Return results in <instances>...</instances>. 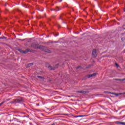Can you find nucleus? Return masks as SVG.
Returning a JSON list of instances; mask_svg holds the SVG:
<instances>
[{
    "mask_svg": "<svg viewBox=\"0 0 125 125\" xmlns=\"http://www.w3.org/2000/svg\"><path fill=\"white\" fill-rule=\"evenodd\" d=\"M2 104H1V103H0V106Z\"/></svg>",
    "mask_w": 125,
    "mask_h": 125,
    "instance_id": "dca6fc26",
    "label": "nucleus"
},
{
    "mask_svg": "<svg viewBox=\"0 0 125 125\" xmlns=\"http://www.w3.org/2000/svg\"><path fill=\"white\" fill-rule=\"evenodd\" d=\"M48 68L49 70H54V69H53L51 66H49Z\"/></svg>",
    "mask_w": 125,
    "mask_h": 125,
    "instance_id": "1a4fd4ad",
    "label": "nucleus"
},
{
    "mask_svg": "<svg viewBox=\"0 0 125 125\" xmlns=\"http://www.w3.org/2000/svg\"><path fill=\"white\" fill-rule=\"evenodd\" d=\"M32 46L35 48V49H37V48H39V49H41V46L40 45H38V44H33L32 45Z\"/></svg>",
    "mask_w": 125,
    "mask_h": 125,
    "instance_id": "7ed1b4c3",
    "label": "nucleus"
},
{
    "mask_svg": "<svg viewBox=\"0 0 125 125\" xmlns=\"http://www.w3.org/2000/svg\"><path fill=\"white\" fill-rule=\"evenodd\" d=\"M34 64L33 63H29V65H33Z\"/></svg>",
    "mask_w": 125,
    "mask_h": 125,
    "instance_id": "ddd939ff",
    "label": "nucleus"
},
{
    "mask_svg": "<svg viewBox=\"0 0 125 125\" xmlns=\"http://www.w3.org/2000/svg\"><path fill=\"white\" fill-rule=\"evenodd\" d=\"M118 79H116V81H118Z\"/></svg>",
    "mask_w": 125,
    "mask_h": 125,
    "instance_id": "aec40b11",
    "label": "nucleus"
},
{
    "mask_svg": "<svg viewBox=\"0 0 125 125\" xmlns=\"http://www.w3.org/2000/svg\"><path fill=\"white\" fill-rule=\"evenodd\" d=\"M61 1H62V0H61L60 2H61Z\"/></svg>",
    "mask_w": 125,
    "mask_h": 125,
    "instance_id": "6ab92c4d",
    "label": "nucleus"
},
{
    "mask_svg": "<svg viewBox=\"0 0 125 125\" xmlns=\"http://www.w3.org/2000/svg\"><path fill=\"white\" fill-rule=\"evenodd\" d=\"M5 102H2V103H1V105H2V104H3V103H4Z\"/></svg>",
    "mask_w": 125,
    "mask_h": 125,
    "instance_id": "f8f14e48",
    "label": "nucleus"
},
{
    "mask_svg": "<svg viewBox=\"0 0 125 125\" xmlns=\"http://www.w3.org/2000/svg\"><path fill=\"white\" fill-rule=\"evenodd\" d=\"M106 93H108L109 94H115L116 95V96H119L120 95V94H115V93H111V92H106Z\"/></svg>",
    "mask_w": 125,
    "mask_h": 125,
    "instance_id": "39448f33",
    "label": "nucleus"
},
{
    "mask_svg": "<svg viewBox=\"0 0 125 125\" xmlns=\"http://www.w3.org/2000/svg\"><path fill=\"white\" fill-rule=\"evenodd\" d=\"M23 102V99L21 98L20 99H17L15 100V103H22Z\"/></svg>",
    "mask_w": 125,
    "mask_h": 125,
    "instance_id": "f257e3e1",
    "label": "nucleus"
},
{
    "mask_svg": "<svg viewBox=\"0 0 125 125\" xmlns=\"http://www.w3.org/2000/svg\"><path fill=\"white\" fill-rule=\"evenodd\" d=\"M80 117H83V115H81Z\"/></svg>",
    "mask_w": 125,
    "mask_h": 125,
    "instance_id": "f3484780",
    "label": "nucleus"
},
{
    "mask_svg": "<svg viewBox=\"0 0 125 125\" xmlns=\"http://www.w3.org/2000/svg\"><path fill=\"white\" fill-rule=\"evenodd\" d=\"M92 56L95 58L97 56V54H96V50L95 49L93 50L92 51Z\"/></svg>",
    "mask_w": 125,
    "mask_h": 125,
    "instance_id": "20e7f679",
    "label": "nucleus"
},
{
    "mask_svg": "<svg viewBox=\"0 0 125 125\" xmlns=\"http://www.w3.org/2000/svg\"><path fill=\"white\" fill-rule=\"evenodd\" d=\"M116 124H120V125H125V122H120L119 121L116 122Z\"/></svg>",
    "mask_w": 125,
    "mask_h": 125,
    "instance_id": "0eeeda50",
    "label": "nucleus"
},
{
    "mask_svg": "<svg viewBox=\"0 0 125 125\" xmlns=\"http://www.w3.org/2000/svg\"><path fill=\"white\" fill-rule=\"evenodd\" d=\"M115 66H116L117 68H119V67H120V66L119 65V64H118V63H115Z\"/></svg>",
    "mask_w": 125,
    "mask_h": 125,
    "instance_id": "9d476101",
    "label": "nucleus"
},
{
    "mask_svg": "<svg viewBox=\"0 0 125 125\" xmlns=\"http://www.w3.org/2000/svg\"><path fill=\"white\" fill-rule=\"evenodd\" d=\"M79 93H82L83 94H85V93H86V91H79Z\"/></svg>",
    "mask_w": 125,
    "mask_h": 125,
    "instance_id": "423d86ee",
    "label": "nucleus"
},
{
    "mask_svg": "<svg viewBox=\"0 0 125 125\" xmlns=\"http://www.w3.org/2000/svg\"><path fill=\"white\" fill-rule=\"evenodd\" d=\"M94 76H96V73H93L91 75H89L88 78H91L92 77H94Z\"/></svg>",
    "mask_w": 125,
    "mask_h": 125,
    "instance_id": "6e6552de",
    "label": "nucleus"
},
{
    "mask_svg": "<svg viewBox=\"0 0 125 125\" xmlns=\"http://www.w3.org/2000/svg\"><path fill=\"white\" fill-rule=\"evenodd\" d=\"M28 52H33V50H30V49L27 48L26 49L25 51H23L22 52V53H24V54L28 53Z\"/></svg>",
    "mask_w": 125,
    "mask_h": 125,
    "instance_id": "f03ea898",
    "label": "nucleus"
},
{
    "mask_svg": "<svg viewBox=\"0 0 125 125\" xmlns=\"http://www.w3.org/2000/svg\"><path fill=\"white\" fill-rule=\"evenodd\" d=\"M57 36H58V35H55V37H57Z\"/></svg>",
    "mask_w": 125,
    "mask_h": 125,
    "instance_id": "4468645a",
    "label": "nucleus"
},
{
    "mask_svg": "<svg viewBox=\"0 0 125 125\" xmlns=\"http://www.w3.org/2000/svg\"><path fill=\"white\" fill-rule=\"evenodd\" d=\"M33 13H35V12H33Z\"/></svg>",
    "mask_w": 125,
    "mask_h": 125,
    "instance_id": "412c9836",
    "label": "nucleus"
},
{
    "mask_svg": "<svg viewBox=\"0 0 125 125\" xmlns=\"http://www.w3.org/2000/svg\"><path fill=\"white\" fill-rule=\"evenodd\" d=\"M39 79H43V78L42 76H37Z\"/></svg>",
    "mask_w": 125,
    "mask_h": 125,
    "instance_id": "9b49d317",
    "label": "nucleus"
},
{
    "mask_svg": "<svg viewBox=\"0 0 125 125\" xmlns=\"http://www.w3.org/2000/svg\"><path fill=\"white\" fill-rule=\"evenodd\" d=\"M59 10H57L56 11H59Z\"/></svg>",
    "mask_w": 125,
    "mask_h": 125,
    "instance_id": "a211bd4d",
    "label": "nucleus"
},
{
    "mask_svg": "<svg viewBox=\"0 0 125 125\" xmlns=\"http://www.w3.org/2000/svg\"><path fill=\"white\" fill-rule=\"evenodd\" d=\"M123 81H125V78L123 79Z\"/></svg>",
    "mask_w": 125,
    "mask_h": 125,
    "instance_id": "2eb2a0df",
    "label": "nucleus"
}]
</instances>
